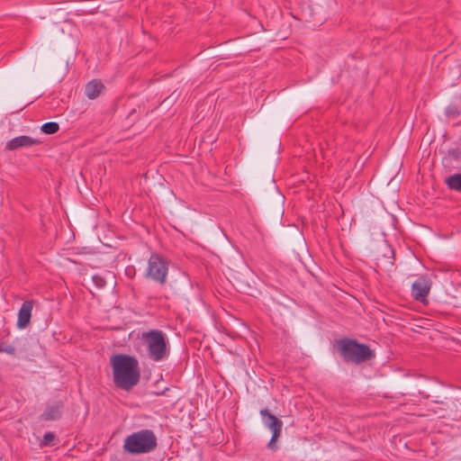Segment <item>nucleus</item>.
<instances>
[{
	"mask_svg": "<svg viewBox=\"0 0 461 461\" xmlns=\"http://www.w3.org/2000/svg\"><path fill=\"white\" fill-rule=\"evenodd\" d=\"M158 439L151 429H141L128 435L123 443V450L131 455L150 453L156 449Z\"/></svg>",
	"mask_w": 461,
	"mask_h": 461,
	"instance_id": "nucleus-2",
	"label": "nucleus"
},
{
	"mask_svg": "<svg viewBox=\"0 0 461 461\" xmlns=\"http://www.w3.org/2000/svg\"><path fill=\"white\" fill-rule=\"evenodd\" d=\"M93 281H94V283L95 284V285L97 287L101 288V287H104L105 285V280L103 277L99 276H93Z\"/></svg>",
	"mask_w": 461,
	"mask_h": 461,
	"instance_id": "nucleus-16",
	"label": "nucleus"
},
{
	"mask_svg": "<svg viewBox=\"0 0 461 461\" xmlns=\"http://www.w3.org/2000/svg\"><path fill=\"white\" fill-rule=\"evenodd\" d=\"M431 280L429 276L424 275L420 276L411 285V296L414 300L422 303H427V297L431 289Z\"/></svg>",
	"mask_w": 461,
	"mask_h": 461,
	"instance_id": "nucleus-6",
	"label": "nucleus"
},
{
	"mask_svg": "<svg viewBox=\"0 0 461 461\" xmlns=\"http://www.w3.org/2000/svg\"><path fill=\"white\" fill-rule=\"evenodd\" d=\"M41 141L38 139L32 138L30 136H19L12 139L6 143L5 149L16 150L21 148H28L36 145H40Z\"/></svg>",
	"mask_w": 461,
	"mask_h": 461,
	"instance_id": "nucleus-8",
	"label": "nucleus"
},
{
	"mask_svg": "<svg viewBox=\"0 0 461 461\" xmlns=\"http://www.w3.org/2000/svg\"><path fill=\"white\" fill-rule=\"evenodd\" d=\"M260 414L262 416L265 426L272 431L274 437H280L283 428V421L273 415L267 409H262L260 411Z\"/></svg>",
	"mask_w": 461,
	"mask_h": 461,
	"instance_id": "nucleus-7",
	"label": "nucleus"
},
{
	"mask_svg": "<svg viewBox=\"0 0 461 461\" xmlns=\"http://www.w3.org/2000/svg\"><path fill=\"white\" fill-rule=\"evenodd\" d=\"M168 261L157 253L151 254L148 262L147 276L159 285L167 283Z\"/></svg>",
	"mask_w": 461,
	"mask_h": 461,
	"instance_id": "nucleus-5",
	"label": "nucleus"
},
{
	"mask_svg": "<svg viewBox=\"0 0 461 461\" xmlns=\"http://www.w3.org/2000/svg\"><path fill=\"white\" fill-rule=\"evenodd\" d=\"M62 413V404L57 403L48 406L44 412L41 414V419L44 420H55L60 418Z\"/></svg>",
	"mask_w": 461,
	"mask_h": 461,
	"instance_id": "nucleus-11",
	"label": "nucleus"
},
{
	"mask_svg": "<svg viewBox=\"0 0 461 461\" xmlns=\"http://www.w3.org/2000/svg\"><path fill=\"white\" fill-rule=\"evenodd\" d=\"M141 341L146 348L149 359L160 362L169 355V347L165 333L159 330L143 332Z\"/></svg>",
	"mask_w": 461,
	"mask_h": 461,
	"instance_id": "nucleus-3",
	"label": "nucleus"
},
{
	"mask_svg": "<svg viewBox=\"0 0 461 461\" xmlns=\"http://www.w3.org/2000/svg\"><path fill=\"white\" fill-rule=\"evenodd\" d=\"M2 352L9 355H14L16 353V348L13 345H4V343H2Z\"/></svg>",
	"mask_w": 461,
	"mask_h": 461,
	"instance_id": "nucleus-15",
	"label": "nucleus"
},
{
	"mask_svg": "<svg viewBox=\"0 0 461 461\" xmlns=\"http://www.w3.org/2000/svg\"><path fill=\"white\" fill-rule=\"evenodd\" d=\"M33 308V302L32 301H25L22 307L19 310L18 312V320H17V327L19 329H25L32 318V312Z\"/></svg>",
	"mask_w": 461,
	"mask_h": 461,
	"instance_id": "nucleus-9",
	"label": "nucleus"
},
{
	"mask_svg": "<svg viewBox=\"0 0 461 461\" xmlns=\"http://www.w3.org/2000/svg\"><path fill=\"white\" fill-rule=\"evenodd\" d=\"M339 350L344 361L360 364L375 357V353L367 345L355 339H345L338 343Z\"/></svg>",
	"mask_w": 461,
	"mask_h": 461,
	"instance_id": "nucleus-4",
	"label": "nucleus"
},
{
	"mask_svg": "<svg viewBox=\"0 0 461 461\" xmlns=\"http://www.w3.org/2000/svg\"><path fill=\"white\" fill-rule=\"evenodd\" d=\"M279 437H274V434H272V438L270 439V441L268 442V447L271 448V449H274L275 447H276V441L277 440Z\"/></svg>",
	"mask_w": 461,
	"mask_h": 461,
	"instance_id": "nucleus-17",
	"label": "nucleus"
},
{
	"mask_svg": "<svg viewBox=\"0 0 461 461\" xmlns=\"http://www.w3.org/2000/svg\"><path fill=\"white\" fill-rule=\"evenodd\" d=\"M113 382L117 387L129 391L140 381L138 360L128 355H115L111 358Z\"/></svg>",
	"mask_w": 461,
	"mask_h": 461,
	"instance_id": "nucleus-1",
	"label": "nucleus"
},
{
	"mask_svg": "<svg viewBox=\"0 0 461 461\" xmlns=\"http://www.w3.org/2000/svg\"><path fill=\"white\" fill-rule=\"evenodd\" d=\"M104 86L100 80L94 79L86 84L85 94L89 99H95L104 90Z\"/></svg>",
	"mask_w": 461,
	"mask_h": 461,
	"instance_id": "nucleus-10",
	"label": "nucleus"
},
{
	"mask_svg": "<svg viewBox=\"0 0 461 461\" xmlns=\"http://www.w3.org/2000/svg\"><path fill=\"white\" fill-rule=\"evenodd\" d=\"M56 436L52 432L45 433L42 441L41 442V447L45 446H53L55 443Z\"/></svg>",
	"mask_w": 461,
	"mask_h": 461,
	"instance_id": "nucleus-14",
	"label": "nucleus"
},
{
	"mask_svg": "<svg viewBox=\"0 0 461 461\" xmlns=\"http://www.w3.org/2000/svg\"><path fill=\"white\" fill-rule=\"evenodd\" d=\"M0 353H2V343L0 344Z\"/></svg>",
	"mask_w": 461,
	"mask_h": 461,
	"instance_id": "nucleus-18",
	"label": "nucleus"
},
{
	"mask_svg": "<svg viewBox=\"0 0 461 461\" xmlns=\"http://www.w3.org/2000/svg\"><path fill=\"white\" fill-rule=\"evenodd\" d=\"M59 130V123H57L55 122H49L44 123L41 126V131L45 134H54V133L58 132Z\"/></svg>",
	"mask_w": 461,
	"mask_h": 461,
	"instance_id": "nucleus-13",
	"label": "nucleus"
},
{
	"mask_svg": "<svg viewBox=\"0 0 461 461\" xmlns=\"http://www.w3.org/2000/svg\"><path fill=\"white\" fill-rule=\"evenodd\" d=\"M447 185L452 190L461 191V174L450 176L446 180Z\"/></svg>",
	"mask_w": 461,
	"mask_h": 461,
	"instance_id": "nucleus-12",
	"label": "nucleus"
}]
</instances>
